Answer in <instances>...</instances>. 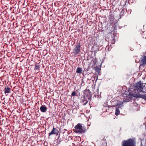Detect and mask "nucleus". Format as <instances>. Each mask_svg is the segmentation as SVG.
<instances>
[{
  "mask_svg": "<svg viewBox=\"0 0 146 146\" xmlns=\"http://www.w3.org/2000/svg\"><path fill=\"white\" fill-rule=\"evenodd\" d=\"M41 42H42V40H41Z\"/></svg>",
  "mask_w": 146,
  "mask_h": 146,
  "instance_id": "obj_22",
  "label": "nucleus"
},
{
  "mask_svg": "<svg viewBox=\"0 0 146 146\" xmlns=\"http://www.w3.org/2000/svg\"><path fill=\"white\" fill-rule=\"evenodd\" d=\"M116 104L114 105L113 107L116 108L115 111V114L116 115H118L120 113V111L119 108L123 106V102L118 101H115Z\"/></svg>",
  "mask_w": 146,
  "mask_h": 146,
  "instance_id": "obj_4",
  "label": "nucleus"
},
{
  "mask_svg": "<svg viewBox=\"0 0 146 146\" xmlns=\"http://www.w3.org/2000/svg\"><path fill=\"white\" fill-rule=\"evenodd\" d=\"M115 41V40H114V39H113L112 40V41H111V43H112V44H114Z\"/></svg>",
  "mask_w": 146,
  "mask_h": 146,
  "instance_id": "obj_18",
  "label": "nucleus"
},
{
  "mask_svg": "<svg viewBox=\"0 0 146 146\" xmlns=\"http://www.w3.org/2000/svg\"><path fill=\"white\" fill-rule=\"evenodd\" d=\"M76 95V93L74 91L71 94V96H75Z\"/></svg>",
  "mask_w": 146,
  "mask_h": 146,
  "instance_id": "obj_17",
  "label": "nucleus"
},
{
  "mask_svg": "<svg viewBox=\"0 0 146 146\" xmlns=\"http://www.w3.org/2000/svg\"><path fill=\"white\" fill-rule=\"evenodd\" d=\"M82 68L80 67H78L76 70V72L78 74H81L82 73Z\"/></svg>",
  "mask_w": 146,
  "mask_h": 146,
  "instance_id": "obj_9",
  "label": "nucleus"
},
{
  "mask_svg": "<svg viewBox=\"0 0 146 146\" xmlns=\"http://www.w3.org/2000/svg\"><path fill=\"white\" fill-rule=\"evenodd\" d=\"M129 98L127 97H126V98H125L123 99L124 102H128L129 101Z\"/></svg>",
  "mask_w": 146,
  "mask_h": 146,
  "instance_id": "obj_15",
  "label": "nucleus"
},
{
  "mask_svg": "<svg viewBox=\"0 0 146 146\" xmlns=\"http://www.w3.org/2000/svg\"><path fill=\"white\" fill-rule=\"evenodd\" d=\"M143 84L140 81L135 84L134 90L132 91L131 96L137 98H141L146 100V92L142 91Z\"/></svg>",
  "mask_w": 146,
  "mask_h": 146,
  "instance_id": "obj_1",
  "label": "nucleus"
},
{
  "mask_svg": "<svg viewBox=\"0 0 146 146\" xmlns=\"http://www.w3.org/2000/svg\"><path fill=\"white\" fill-rule=\"evenodd\" d=\"M80 43H78L76 45V47L74 49L73 52L75 55H77L80 52Z\"/></svg>",
  "mask_w": 146,
  "mask_h": 146,
  "instance_id": "obj_5",
  "label": "nucleus"
},
{
  "mask_svg": "<svg viewBox=\"0 0 146 146\" xmlns=\"http://www.w3.org/2000/svg\"><path fill=\"white\" fill-rule=\"evenodd\" d=\"M44 8L45 9H46V7H44Z\"/></svg>",
  "mask_w": 146,
  "mask_h": 146,
  "instance_id": "obj_20",
  "label": "nucleus"
},
{
  "mask_svg": "<svg viewBox=\"0 0 146 146\" xmlns=\"http://www.w3.org/2000/svg\"><path fill=\"white\" fill-rule=\"evenodd\" d=\"M40 68V66L38 64H36L35 65V69L39 70Z\"/></svg>",
  "mask_w": 146,
  "mask_h": 146,
  "instance_id": "obj_14",
  "label": "nucleus"
},
{
  "mask_svg": "<svg viewBox=\"0 0 146 146\" xmlns=\"http://www.w3.org/2000/svg\"><path fill=\"white\" fill-rule=\"evenodd\" d=\"M85 84V82L83 79H82L81 80V85L82 86H84Z\"/></svg>",
  "mask_w": 146,
  "mask_h": 146,
  "instance_id": "obj_13",
  "label": "nucleus"
},
{
  "mask_svg": "<svg viewBox=\"0 0 146 146\" xmlns=\"http://www.w3.org/2000/svg\"><path fill=\"white\" fill-rule=\"evenodd\" d=\"M59 133L58 130L56 128H55L53 127V129L49 134V135H50L53 134H56L57 135H58Z\"/></svg>",
  "mask_w": 146,
  "mask_h": 146,
  "instance_id": "obj_7",
  "label": "nucleus"
},
{
  "mask_svg": "<svg viewBox=\"0 0 146 146\" xmlns=\"http://www.w3.org/2000/svg\"><path fill=\"white\" fill-rule=\"evenodd\" d=\"M88 92L89 93V94L88 96V100H91L92 99V96L90 94V90H88Z\"/></svg>",
  "mask_w": 146,
  "mask_h": 146,
  "instance_id": "obj_12",
  "label": "nucleus"
},
{
  "mask_svg": "<svg viewBox=\"0 0 146 146\" xmlns=\"http://www.w3.org/2000/svg\"><path fill=\"white\" fill-rule=\"evenodd\" d=\"M88 101L87 100V99L84 98L82 100V102L84 105H86L88 103Z\"/></svg>",
  "mask_w": 146,
  "mask_h": 146,
  "instance_id": "obj_11",
  "label": "nucleus"
},
{
  "mask_svg": "<svg viewBox=\"0 0 146 146\" xmlns=\"http://www.w3.org/2000/svg\"><path fill=\"white\" fill-rule=\"evenodd\" d=\"M74 128V129H73V130L76 133H83L86 131V129L82 126V124L80 123L76 125Z\"/></svg>",
  "mask_w": 146,
  "mask_h": 146,
  "instance_id": "obj_3",
  "label": "nucleus"
},
{
  "mask_svg": "<svg viewBox=\"0 0 146 146\" xmlns=\"http://www.w3.org/2000/svg\"><path fill=\"white\" fill-rule=\"evenodd\" d=\"M123 11V9H122V11Z\"/></svg>",
  "mask_w": 146,
  "mask_h": 146,
  "instance_id": "obj_21",
  "label": "nucleus"
},
{
  "mask_svg": "<svg viewBox=\"0 0 146 146\" xmlns=\"http://www.w3.org/2000/svg\"><path fill=\"white\" fill-rule=\"evenodd\" d=\"M140 64L141 65H144L146 64V56H145L143 55L141 57Z\"/></svg>",
  "mask_w": 146,
  "mask_h": 146,
  "instance_id": "obj_6",
  "label": "nucleus"
},
{
  "mask_svg": "<svg viewBox=\"0 0 146 146\" xmlns=\"http://www.w3.org/2000/svg\"><path fill=\"white\" fill-rule=\"evenodd\" d=\"M99 69V68H98V67H96L95 68V70H98Z\"/></svg>",
  "mask_w": 146,
  "mask_h": 146,
  "instance_id": "obj_19",
  "label": "nucleus"
},
{
  "mask_svg": "<svg viewBox=\"0 0 146 146\" xmlns=\"http://www.w3.org/2000/svg\"><path fill=\"white\" fill-rule=\"evenodd\" d=\"M40 110L42 112H44L46 111V107L42 106L40 108Z\"/></svg>",
  "mask_w": 146,
  "mask_h": 146,
  "instance_id": "obj_10",
  "label": "nucleus"
},
{
  "mask_svg": "<svg viewBox=\"0 0 146 146\" xmlns=\"http://www.w3.org/2000/svg\"><path fill=\"white\" fill-rule=\"evenodd\" d=\"M52 2H50L49 4L46 5V6H48L47 7L48 8V9L52 7Z\"/></svg>",
  "mask_w": 146,
  "mask_h": 146,
  "instance_id": "obj_16",
  "label": "nucleus"
},
{
  "mask_svg": "<svg viewBox=\"0 0 146 146\" xmlns=\"http://www.w3.org/2000/svg\"><path fill=\"white\" fill-rule=\"evenodd\" d=\"M136 141L135 138L129 139L122 142V146H136Z\"/></svg>",
  "mask_w": 146,
  "mask_h": 146,
  "instance_id": "obj_2",
  "label": "nucleus"
},
{
  "mask_svg": "<svg viewBox=\"0 0 146 146\" xmlns=\"http://www.w3.org/2000/svg\"><path fill=\"white\" fill-rule=\"evenodd\" d=\"M11 89L8 86H6L4 91L5 94L10 93L11 92Z\"/></svg>",
  "mask_w": 146,
  "mask_h": 146,
  "instance_id": "obj_8",
  "label": "nucleus"
}]
</instances>
